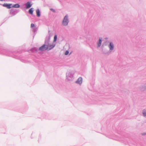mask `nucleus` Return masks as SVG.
<instances>
[{
    "label": "nucleus",
    "instance_id": "1",
    "mask_svg": "<svg viewBox=\"0 0 146 146\" xmlns=\"http://www.w3.org/2000/svg\"><path fill=\"white\" fill-rule=\"evenodd\" d=\"M18 51H11L8 49L4 48L0 45V54L12 57L16 59L19 58V56L18 55Z\"/></svg>",
    "mask_w": 146,
    "mask_h": 146
},
{
    "label": "nucleus",
    "instance_id": "2",
    "mask_svg": "<svg viewBox=\"0 0 146 146\" xmlns=\"http://www.w3.org/2000/svg\"><path fill=\"white\" fill-rule=\"evenodd\" d=\"M50 32V31L49 30L48 31V36H47L46 37L45 40V43L46 44L47 47H48V51H49L52 49L55 46V44H51L49 43L50 37L52 36Z\"/></svg>",
    "mask_w": 146,
    "mask_h": 146
},
{
    "label": "nucleus",
    "instance_id": "3",
    "mask_svg": "<svg viewBox=\"0 0 146 146\" xmlns=\"http://www.w3.org/2000/svg\"><path fill=\"white\" fill-rule=\"evenodd\" d=\"M69 22L68 19V15H66L64 17L62 23V25L64 26L67 25Z\"/></svg>",
    "mask_w": 146,
    "mask_h": 146
},
{
    "label": "nucleus",
    "instance_id": "4",
    "mask_svg": "<svg viewBox=\"0 0 146 146\" xmlns=\"http://www.w3.org/2000/svg\"><path fill=\"white\" fill-rule=\"evenodd\" d=\"M48 47H47L46 44L45 43V41H44V44L40 47L38 49V50L41 51H48Z\"/></svg>",
    "mask_w": 146,
    "mask_h": 146
},
{
    "label": "nucleus",
    "instance_id": "5",
    "mask_svg": "<svg viewBox=\"0 0 146 146\" xmlns=\"http://www.w3.org/2000/svg\"><path fill=\"white\" fill-rule=\"evenodd\" d=\"M19 11L18 9H12L10 10V14L11 15V16H13L15 15L19 12Z\"/></svg>",
    "mask_w": 146,
    "mask_h": 146
},
{
    "label": "nucleus",
    "instance_id": "6",
    "mask_svg": "<svg viewBox=\"0 0 146 146\" xmlns=\"http://www.w3.org/2000/svg\"><path fill=\"white\" fill-rule=\"evenodd\" d=\"M73 73L72 72H69L68 75H66V79L68 81L71 80L73 78Z\"/></svg>",
    "mask_w": 146,
    "mask_h": 146
},
{
    "label": "nucleus",
    "instance_id": "7",
    "mask_svg": "<svg viewBox=\"0 0 146 146\" xmlns=\"http://www.w3.org/2000/svg\"><path fill=\"white\" fill-rule=\"evenodd\" d=\"M108 46L109 47L110 50L107 53L108 54H109L114 49V45L112 42H110V43Z\"/></svg>",
    "mask_w": 146,
    "mask_h": 146
},
{
    "label": "nucleus",
    "instance_id": "8",
    "mask_svg": "<svg viewBox=\"0 0 146 146\" xmlns=\"http://www.w3.org/2000/svg\"><path fill=\"white\" fill-rule=\"evenodd\" d=\"M0 5H2L3 7H6L8 9H10L12 8V4L4 3L3 4H2L0 3Z\"/></svg>",
    "mask_w": 146,
    "mask_h": 146
},
{
    "label": "nucleus",
    "instance_id": "9",
    "mask_svg": "<svg viewBox=\"0 0 146 146\" xmlns=\"http://www.w3.org/2000/svg\"><path fill=\"white\" fill-rule=\"evenodd\" d=\"M33 4L31 3V2L30 1H28L26 3L24 4L25 5V8L27 9H29L31 8Z\"/></svg>",
    "mask_w": 146,
    "mask_h": 146
},
{
    "label": "nucleus",
    "instance_id": "10",
    "mask_svg": "<svg viewBox=\"0 0 146 146\" xmlns=\"http://www.w3.org/2000/svg\"><path fill=\"white\" fill-rule=\"evenodd\" d=\"M31 28L33 29V31L34 33L37 31V28L35 26V25L33 23H31Z\"/></svg>",
    "mask_w": 146,
    "mask_h": 146
},
{
    "label": "nucleus",
    "instance_id": "11",
    "mask_svg": "<svg viewBox=\"0 0 146 146\" xmlns=\"http://www.w3.org/2000/svg\"><path fill=\"white\" fill-rule=\"evenodd\" d=\"M82 80L83 79L82 77H80L76 81V83L80 85L82 84Z\"/></svg>",
    "mask_w": 146,
    "mask_h": 146
},
{
    "label": "nucleus",
    "instance_id": "12",
    "mask_svg": "<svg viewBox=\"0 0 146 146\" xmlns=\"http://www.w3.org/2000/svg\"><path fill=\"white\" fill-rule=\"evenodd\" d=\"M38 50V48L35 47L31 48L29 51H31L32 52L36 53L37 52Z\"/></svg>",
    "mask_w": 146,
    "mask_h": 146
},
{
    "label": "nucleus",
    "instance_id": "13",
    "mask_svg": "<svg viewBox=\"0 0 146 146\" xmlns=\"http://www.w3.org/2000/svg\"><path fill=\"white\" fill-rule=\"evenodd\" d=\"M102 38L100 37L99 39L97 42V47H100L101 45L102 42Z\"/></svg>",
    "mask_w": 146,
    "mask_h": 146
},
{
    "label": "nucleus",
    "instance_id": "14",
    "mask_svg": "<svg viewBox=\"0 0 146 146\" xmlns=\"http://www.w3.org/2000/svg\"><path fill=\"white\" fill-rule=\"evenodd\" d=\"M36 16L38 17H39L40 16L41 13L40 10L39 9H37L36 10Z\"/></svg>",
    "mask_w": 146,
    "mask_h": 146
},
{
    "label": "nucleus",
    "instance_id": "15",
    "mask_svg": "<svg viewBox=\"0 0 146 146\" xmlns=\"http://www.w3.org/2000/svg\"><path fill=\"white\" fill-rule=\"evenodd\" d=\"M34 11V9L33 8H31L29 10L28 13L31 15H33V13Z\"/></svg>",
    "mask_w": 146,
    "mask_h": 146
},
{
    "label": "nucleus",
    "instance_id": "16",
    "mask_svg": "<svg viewBox=\"0 0 146 146\" xmlns=\"http://www.w3.org/2000/svg\"><path fill=\"white\" fill-rule=\"evenodd\" d=\"M20 7V5L18 3H16L12 5V7L14 8H19Z\"/></svg>",
    "mask_w": 146,
    "mask_h": 146
},
{
    "label": "nucleus",
    "instance_id": "17",
    "mask_svg": "<svg viewBox=\"0 0 146 146\" xmlns=\"http://www.w3.org/2000/svg\"><path fill=\"white\" fill-rule=\"evenodd\" d=\"M141 91H144L146 90V84L143 86L141 88Z\"/></svg>",
    "mask_w": 146,
    "mask_h": 146
},
{
    "label": "nucleus",
    "instance_id": "18",
    "mask_svg": "<svg viewBox=\"0 0 146 146\" xmlns=\"http://www.w3.org/2000/svg\"><path fill=\"white\" fill-rule=\"evenodd\" d=\"M146 110L144 109L143 110L142 114L145 117H146Z\"/></svg>",
    "mask_w": 146,
    "mask_h": 146
},
{
    "label": "nucleus",
    "instance_id": "19",
    "mask_svg": "<svg viewBox=\"0 0 146 146\" xmlns=\"http://www.w3.org/2000/svg\"><path fill=\"white\" fill-rule=\"evenodd\" d=\"M57 35L55 34L54 36V40L53 41V42H56L57 41Z\"/></svg>",
    "mask_w": 146,
    "mask_h": 146
},
{
    "label": "nucleus",
    "instance_id": "20",
    "mask_svg": "<svg viewBox=\"0 0 146 146\" xmlns=\"http://www.w3.org/2000/svg\"><path fill=\"white\" fill-rule=\"evenodd\" d=\"M69 51L68 50H66L64 53V54L66 55H67L69 54Z\"/></svg>",
    "mask_w": 146,
    "mask_h": 146
},
{
    "label": "nucleus",
    "instance_id": "21",
    "mask_svg": "<svg viewBox=\"0 0 146 146\" xmlns=\"http://www.w3.org/2000/svg\"><path fill=\"white\" fill-rule=\"evenodd\" d=\"M50 11L54 13H56V11L55 9H53V8H51L50 9Z\"/></svg>",
    "mask_w": 146,
    "mask_h": 146
},
{
    "label": "nucleus",
    "instance_id": "22",
    "mask_svg": "<svg viewBox=\"0 0 146 146\" xmlns=\"http://www.w3.org/2000/svg\"><path fill=\"white\" fill-rule=\"evenodd\" d=\"M141 134L142 135L144 136V135H146V133H142Z\"/></svg>",
    "mask_w": 146,
    "mask_h": 146
},
{
    "label": "nucleus",
    "instance_id": "23",
    "mask_svg": "<svg viewBox=\"0 0 146 146\" xmlns=\"http://www.w3.org/2000/svg\"><path fill=\"white\" fill-rule=\"evenodd\" d=\"M11 0H5V1H10Z\"/></svg>",
    "mask_w": 146,
    "mask_h": 146
},
{
    "label": "nucleus",
    "instance_id": "24",
    "mask_svg": "<svg viewBox=\"0 0 146 146\" xmlns=\"http://www.w3.org/2000/svg\"><path fill=\"white\" fill-rule=\"evenodd\" d=\"M5 0H0V1H5Z\"/></svg>",
    "mask_w": 146,
    "mask_h": 146
},
{
    "label": "nucleus",
    "instance_id": "25",
    "mask_svg": "<svg viewBox=\"0 0 146 146\" xmlns=\"http://www.w3.org/2000/svg\"><path fill=\"white\" fill-rule=\"evenodd\" d=\"M33 17H35V15H34L33 14V15H32Z\"/></svg>",
    "mask_w": 146,
    "mask_h": 146
},
{
    "label": "nucleus",
    "instance_id": "26",
    "mask_svg": "<svg viewBox=\"0 0 146 146\" xmlns=\"http://www.w3.org/2000/svg\"><path fill=\"white\" fill-rule=\"evenodd\" d=\"M38 53L40 54H42V53H41V52H38Z\"/></svg>",
    "mask_w": 146,
    "mask_h": 146
},
{
    "label": "nucleus",
    "instance_id": "27",
    "mask_svg": "<svg viewBox=\"0 0 146 146\" xmlns=\"http://www.w3.org/2000/svg\"><path fill=\"white\" fill-rule=\"evenodd\" d=\"M19 52L20 53H21V51H19Z\"/></svg>",
    "mask_w": 146,
    "mask_h": 146
},
{
    "label": "nucleus",
    "instance_id": "28",
    "mask_svg": "<svg viewBox=\"0 0 146 146\" xmlns=\"http://www.w3.org/2000/svg\"><path fill=\"white\" fill-rule=\"evenodd\" d=\"M3 23H2L1 24V25H0V26L2 24H3Z\"/></svg>",
    "mask_w": 146,
    "mask_h": 146
},
{
    "label": "nucleus",
    "instance_id": "29",
    "mask_svg": "<svg viewBox=\"0 0 146 146\" xmlns=\"http://www.w3.org/2000/svg\"><path fill=\"white\" fill-rule=\"evenodd\" d=\"M71 53V52H70V54Z\"/></svg>",
    "mask_w": 146,
    "mask_h": 146
},
{
    "label": "nucleus",
    "instance_id": "30",
    "mask_svg": "<svg viewBox=\"0 0 146 146\" xmlns=\"http://www.w3.org/2000/svg\"><path fill=\"white\" fill-rule=\"evenodd\" d=\"M38 142H39V139L38 140Z\"/></svg>",
    "mask_w": 146,
    "mask_h": 146
}]
</instances>
